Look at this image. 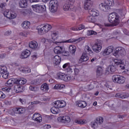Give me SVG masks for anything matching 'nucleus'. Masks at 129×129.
<instances>
[{
  "mask_svg": "<svg viewBox=\"0 0 129 129\" xmlns=\"http://www.w3.org/2000/svg\"><path fill=\"white\" fill-rule=\"evenodd\" d=\"M84 28H85L84 25H80L79 27H78V29L79 31H80V30H82L84 29Z\"/></svg>",
  "mask_w": 129,
  "mask_h": 129,
  "instance_id": "680f3d73",
  "label": "nucleus"
},
{
  "mask_svg": "<svg viewBox=\"0 0 129 129\" xmlns=\"http://www.w3.org/2000/svg\"><path fill=\"white\" fill-rule=\"evenodd\" d=\"M80 38L79 39H70L66 41V43H79Z\"/></svg>",
  "mask_w": 129,
  "mask_h": 129,
  "instance_id": "c756f323",
  "label": "nucleus"
},
{
  "mask_svg": "<svg viewBox=\"0 0 129 129\" xmlns=\"http://www.w3.org/2000/svg\"><path fill=\"white\" fill-rule=\"evenodd\" d=\"M119 14L121 17H124L125 16V10H121Z\"/></svg>",
  "mask_w": 129,
  "mask_h": 129,
  "instance_id": "6e6d98bb",
  "label": "nucleus"
},
{
  "mask_svg": "<svg viewBox=\"0 0 129 129\" xmlns=\"http://www.w3.org/2000/svg\"><path fill=\"white\" fill-rule=\"evenodd\" d=\"M115 63L116 65H118L119 67L120 68H121V69H122L123 70L124 69V67H122V66H121V64H121V61H115Z\"/></svg>",
  "mask_w": 129,
  "mask_h": 129,
  "instance_id": "8fccbe9b",
  "label": "nucleus"
},
{
  "mask_svg": "<svg viewBox=\"0 0 129 129\" xmlns=\"http://www.w3.org/2000/svg\"><path fill=\"white\" fill-rule=\"evenodd\" d=\"M58 1L57 0H51L49 2V9L51 13H55L58 10Z\"/></svg>",
  "mask_w": 129,
  "mask_h": 129,
  "instance_id": "39448f33",
  "label": "nucleus"
},
{
  "mask_svg": "<svg viewBox=\"0 0 129 129\" xmlns=\"http://www.w3.org/2000/svg\"><path fill=\"white\" fill-rule=\"evenodd\" d=\"M15 83L18 85H24L27 83V80L22 78H19L18 79H15Z\"/></svg>",
  "mask_w": 129,
  "mask_h": 129,
  "instance_id": "dca6fc26",
  "label": "nucleus"
},
{
  "mask_svg": "<svg viewBox=\"0 0 129 129\" xmlns=\"http://www.w3.org/2000/svg\"><path fill=\"white\" fill-rule=\"evenodd\" d=\"M60 108L65 107L66 106V102L64 100H60Z\"/></svg>",
  "mask_w": 129,
  "mask_h": 129,
  "instance_id": "603ef678",
  "label": "nucleus"
},
{
  "mask_svg": "<svg viewBox=\"0 0 129 129\" xmlns=\"http://www.w3.org/2000/svg\"><path fill=\"white\" fill-rule=\"evenodd\" d=\"M64 87H65V86L63 84L62 85H59V89H63V88H64Z\"/></svg>",
  "mask_w": 129,
  "mask_h": 129,
  "instance_id": "774afa93",
  "label": "nucleus"
},
{
  "mask_svg": "<svg viewBox=\"0 0 129 129\" xmlns=\"http://www.w3.org/2000/svg\"><path fill=\"white\" fill-rule=\"evenodd\" d=\"M60 87V85L59 84H56L54 86V89H59Z\"/></svg>",
  "mask_w": 129,
  "mask_h": 129,
  "instance_id": "69168bd1",
  "label": "nucleus"
},
{
  "mask_svg": "<svg viewBox=\"0 0 129 129\" xmlns=\"http://www.w3.org/2000/svg\"><path fill=\"white\" fill-rule=\"evenodd\" d=\"M62 80L63 81H70V80H72V78L68 75H64Z\"/></svg>",
  "mask_w": 129,
  "mask_h": 129,
  "instance_id": "f704fd0d",
  "label": "nucleus"
},
{
  "mask_svg": "<svg viewBox=\"0 0 129 129\" xmlns=\"http://www.w3.org/2000/svg\"><path fill=\"white\" fill-rule=\"evenodd\" d=\"M112 80L115 83L123 84L125 82V78L119 75H114L112 77Z\"/></svg>",
  "mask_w": 129,
  "mask_h": 129,
  "instance_id": "7ed1b4c3",
  "label": "nucleus"
},
{
  "mask_svg": "<svg viewBox=\"0 0 129 129\" xmlns=\"http://www.w3.org/2000/svg\"><path fill=\"white\" fill-rule=\"evenodd\" d=\"M113 47L112 46H110L105 49L102 53L103 56H106V55H109L110 53H112L113 52Z\"/></svg>",
  "mask_w": 129,
  "mask_h": 129,
  "instance_id": "9b49d317",
  "label": "nucleus"
},
{
  "mask_svg": "<svg viewBox=\"0 0 129 129\" xmlns=\"http://www.w3.org/2000/svg\"><path fill=\"white\" fill-rule=\"evenodd\" d=\"M88 36H91V35H97V32L93 30H89L87 31Z\"/></svg>",
  "mask_w": 129,
  "mask_h": 129,
  "instance_id": "37998d69",
  "label": "nucleus"
},
{
  "mask_svg": "<svg viewBox=\"0 0 129 129\" xmlns=\"http://www.w3.org/2000/svg\"><path fill=\"white\" fill-rule=\"evenodd\" d=\"M38 103H39V102L37 101H33L31 102V105H34V104H38Z\"/></svg>",
  "mask_w": 129,
  "mask_h": 129,
  "instance_id": "338daca9",
  "label": "nucleus"
},
{
  "mask_svg": "<svg viewBox=\"0 0 129 129\" xmlns=\"http://www.w3.org/2000/svg\"><path fill=\"white\" fill-rule=\"evenodd\" d=\"M105 4L108 7H112L114 5L113 0H105Z\"/></svg>",
  "mask_w": 129,
  "mask_h": 129,
  "instance_id": "7c9ffc66",
  "label": "nucleus"
},
{
  "mask_svg": "<svg viewBox=\"0 0 129 129\" xmlns=\"http://www.w3.org/2000/svg\"><path fill=\"white\" fill-rule=\"evenodd\" d=\"M51 112L53 113V114H57V113H60V110L59 109V108L57 107H52L50 109Z\"/></svg>",
  "mask_w": 129,
  "mask_h": 129,
  "instance_id": "393cba45",
  "label": "nucleus"
},
{
  "mask_svg": "<svg viewBox=\"0 0 129 129\" xmlns=\"http://www.w3.org/2000/svg\"><path fill=\"white\" fill-rule=\"evenodd\" d=\"M26 112V109L25 108L23 107H16L13 109L12 112L10 113V114L11 115H15V114H22L23 113H25Z\"/></svg>",
  "mask_w": 129,
  "mask_h": 129,
  "instance_id": "6e6552de",
  "label": "nucleus"
},
{
  "mask_svg": "<svg viewBox=\"0 0 129 129\" xmlns=\"http://www.w3.org/2000/svg\"><path fill=\"white\" fill-rule=\"evenodd\" d=\"M76 123H78L79 124H84V123H85L86 121L83 119H79V120H76L75 121Z\"/></svg>",
  "mask_w": 129,
  "mask_h": 129,
  "instance_id": "c03bdc74",
  "label": "nucleus"
},
{
  "mask_svg": "<svg viewBox=\"0 0 129 129\" xmlns=\"http://www.w3.org/2000/svg\"><path fill=\"white\" fill-rule=\"evenodd\" d=\"M19 6L20 8L24 9L25 8H27L28 6V0H21L19 3Z\"/></svg>",
  "mask_w": 129,
  "mask_h": 129,
  "instance_id": "4be33fe9",
  "label": "nucleus"
},
{
  "mask_svg": "<svg viewBox=\"0 0 129 129\" xmlns=\"http://www.w3.org/2000/svg\"><path fill=\"white\" fill-rule=\"evenodd\" d=\"M91 124L92 127H93V128H97L99 126V124L96 121L92 122Z\"/></svg>",
  "mask_w": 129,
  "mask_h": 129,
  "instance_id": "a19ab883",
  "label": "nucleus"
},
{
  "mask_svg": "<svg viewBox=\"0 0 129 129\" xmlns=\"http://www.w3.org/2000/svg\"><path fill=\"white\" fill-rule=\"evenodd\" d=\"M31 84H32V85H38V84H40V82L37 80H34L31 82Z\"/></svg>",
  "mask_w": 129,
  "mask_h": 129,
  "instance_id": "09e8293b",
  "label": "nucleus"
},
{
  "mask_svg": "<svg viewBox=\"0 0 129 129\" xmlns=\"http://www.w3.org/2000/svg\"><path fill=\"white\" fill-rule=\"evenodd\" d=\"M12 12H10L9 10H6L4 13V15L8 19H11V14Z\"/></svg>",
  "mask_w": 129,
  "mask_h": 129,
  "instance_id": "473e14b6",
  "label": "nucleus"
},
{
  "mask_svg": "<svg viewBox=\"0 0 129 129\" xmlns=\"http://www.w3.org/2000/svg\"><path fill=\"white\" fill-rule=\"evenodd\" d=\"M11 33H12L11 31H7L5 33V35H6V36H10V35H11Z\"/></svg>",
  "mask_w": 129,
  "mask_h": 129,
  "instance_id": "e2e57ef3",
  "label": "nucleus"
},
{
  "mask_svg": "<svg viewBox=\"0 0 129 129\" xmlns=\"http://www.w3.org/2000/svg\"><path fill=\"white\" fill-rule=\"evenodd\" d=\"M29 47L31 48V49H36L38 47V43L35 41H31L29 43Z\"/></svg>",
  "mask_w": 129,
  "mask_h": 129,
  "instance_id": "a878e982",
  "label": "nucleus"
},
{
  "mask_svg": "<svg viewBox=\"0 0 129 129\" xmlns=\"http://www.w3.org/2000/svg\"><path fill=\"white\" fill-rule=\"evenodd\" d=\"M51 29H52V26L50 24H46L43 26H38L37 27L38 32L41 35L47 33Z\"/></svg>",
  "mask_w": 129,
  "mask_h": 129,
  "instance_id": "423d86ee",
  "label": "nucleus"
},
{
  "mask_svg": "<svg viewBox=\"0 0 129 129\" xmlns=\"http://www.w3.org/2000/svg\"><path fill=\"white\" fill-rule=\"evenodd\" d=\"M40 114L38 113H35V114H33L32 116V119L33 120H35V119H37L38 117H39V116Z\"/></svg>",
  "mask_w": 129,
  "mask_h": 129,
  "instance_id": "3c124183",
  "label": "nucleus"
},
{
  "mask_svg": "<svg viewBox=\"0 0 129 129\" xmlns=\"http://www.w3.org/2000/svg\"><path fill=\"white\" fill-rule=\"evenodd\" d=\"M57 35H58V33L56 32L55 31H53V32H51V38H52V40L56 39V38H55V37H56V36H57Z\"/></svg>",
  "mask_w": 129,
  "mask_h": 129,
  "instance_id": "a18cd8bd",
  "label": "nucleus"
},
{
  "mask_svg": "<svg viewBox=\"0 0 129 129\" xmlns=\"http://www.w3.org/2000/svg\"><path fill=\"white\" fill-rule=\"evenodd\" d=\"M10 17H11L10 19H15L17 17V14L13 12H11V14L10 15Z\"/></svg>",
  "mask_w": 129,
  "mask_h": 129,
  "instance_id": "5fc2aeb1",
  "label": "nucleus"
},
{
  "mask_svg": "<svg viewBox=\"0 0 129 129\" xmlns=\"http://www.w3.org/2000/svg\"><path fill=\"white\" fill-rule=\"evenodd\" d=\"M33 10L37 14H42L46 11V6L45 5L41 6L40 5H34L32 6Z\"/></svg>",
  "mask_w": 129,
  "mask_h": 129,
  "instance_id": "20e7f679",
  "label": "nucleus"
},
{
  "mask_svg": "<svg viewBox=\"0 0 129 129\" xmlns=\"http://www.w3.org/2000/svg\"><path fill=\"white\" fill-rule=\"evenodd\" d=\"M30 22L29 21H24V22H23V23L22 24V27L23 28V29H29V27H30Z\"/></svg>",
  "mask_w": 129,
  "mask_h": 129,
  "instance_id": "c85d7f7f",
  "label": "nucleus"
},
{
  "mask_svg": "<svg viewBox=\"0 0 129 129\" xmlns=\"http://www.w3.org/2000/svg\"><path fill=\"white\" fill-rule=\"evenodd\" d=\"M7 71H8L7 67L0 66V73L1 74L5 72H7Z\"/></svg>",
  "mask_w": 129,
  "mask_h": 129,
  "instance_id": "e433bc0d",
  "label": "nucleus"
},
{
  "mask_svg": "<svg viewBox=\"0 0 129 129\" xmlns=\"http://www.w3.org/2000/svg\"><path fill=\"white\" fill-rule=\"evenodd\" d=\"M14 90L16 93H20L24 91V87L21 85L16 84L14 86Z\"/></svg>",
  "mask_w": 129,
  "mask_h": 129,
  "instance_id": "aec40b11",
  "label": "nucleus"
},
{
  "mask_svg": "<svg viewBox=\"0 0 129 129\" xmlns=\"http://www.w3.org/2000/svg\"><path fill=\"white\" fill-rule=\"evenodd\" d=\"M54 104L57 108H61V102L60 100H57L54 102Z\"/></svg>",
  "mask_w": 129,
  "mask_h": 129,
  "instance_id": "de8ad7c7",
  "label": "nucleus"
},
{
  "mask_svg": "<svg viewBox=\"0 0 129 129\" xmlns=\"http://www.w3.org/2000/svg\"><path fill=\"white\" fill-rule=\"evenodd\" d=\"M128 96V94L124 93H118L115 95V97H117V98H121V99H124V98H127Z\"/></svg>",
  "mask_w": 129,
  "mask_h": 129,
  "instance_id": "412c9836",
  "label": "nucleus"
},
{
  "mask_svg": "<svg viewBox=\"0 0 129 129\" xmlns=\"http://www.w3.org/2000/svg\"><path fill=\"white\" fill-rule=\"evenodd\" d=\"M57 119L59 122H70V117L68 116H59Z\"/></svg>",
  "mask_w": 129,
  "mask_h": 129,
  "instance_id": "4468645a",
  "label": "nucleus"
},
{
  "mask_svg": "<svg viewBox=\"0 0 129 129\" xmlns=\"http://www.w3.org/2000/svg\"><path fill=\"white\" fill-rule=\"evenodd\" d=\"M105 74L107 75L108 74H112V73L111 72V71L109 69V67H108L105 71Z\"/></svg>",
  "mask_w": 129,
  "mask_h": 129,
  "instance_id": "864d4df0",
  "label": "nucleus"
},
{
  "mask_svg": "<svg viewBox=\"0 0 129 129\" xmlns=\"http://www.w3.org/2000/svg\"><path fill=\"white\" fill-rule=\"evenodd\" d=\"M53 51L55 54H62V53H64V48L62 46H56Z\"/></svg>",
  "mask_w": 129,
  "mask_h": 129,
  "instance_id": "6ab92c4d",
  "label": "nucleus"
},
{
  "mask_svg": "<svg viewBox=\"0 0 129 129\" xmlns=\"http://www.w3.org/2000/svg\"><path fill=\"white\" fill-rule=\"evenodd\" d=\"M102 48V43L101 41H97L95 44L93 46V50L96 53H99L101 51Z\"/></svg>",
  "mask_w": 129,
  "mask_h": 129,
  "instance_id": "1a4fd4ad",
  "label": "nucleus"
},
{
  "mask_svg": "<svg viewBox=\"0 0 129 129\" xmlns=\"http://www.w3.org/2000/svg\"><path fill=\"white\" fill-rule=\"evenodd\" d=\"M1 74L2 75V77L4 78V79H8V78H9V73L8 72V71H6V72H5Z\"/></svg>",
  "mask_w": 129,
  "mask_h": 129,
  "instance_id": "ea45409f",
  "label": "nucleus"
},
{
  "mask_svg": "<svg viewBox=\"0 0 129 129\" xmlns=\"http://www.w3.org/2000/svg\"><path fill=\"white\" fill-rule=\"evenodd\" d=\"M96 121L99 124V125H100V124L103 122V118L102 117H99L97 118Z\"/></svg>",
  "mask_w": 129,
  "mask_h": 129,
  "instance_id": "79ce46f5",
  "label": "nucleus"
},
{
  "mask_svg": "<svg viewBox=\"0 0 129 129\" xmlns=\"http://www.w3.org/2000/svg\"><path fill=\"white\" fill-rule=\"evenodd\" d=\"M57 78H58V79L63 80V78H64L65 74H64L63 73H57Z\"/></svg>",
  "mask_w": 129,
  "mask_h": 129,
  "instance_id": "58836bf2",
  "label": "nucleus"
},
{
  "mask_svg": "<svg viewBox=\"0 0 129 129\" xmlns=\"http://www.w3.org/2000/svg\"><path fill=\"white\" fill-rule=\"evenodd\" d=\"M80 72V71L78 69L76 68L74 69V72H75V75H78Z\"/></svg>",
  "mask_w": 129,
  "mask_h": 129,
  "instance_id": "bf43d9fd",
  "label": "nucleus"
},
{
  "mask_svg": "<svg viewBox=\"0 0 129 129\" xmlns=\"http://www.w3.org/2000/svg\"><path fill=\"white\" fill-rule=\"evenodd\" d=\"M126 53V52L124 48L122 47H118L115 49L114 53H113V55L115 56V57H118L119 56V55H120V56H124Z\"/></svg>",
  "mask_w": 129,
  "mask_h": 129,
  "instance_id": "0eeeda50",
  "label": "nucleus"
},
{
  "mask_svg": "<svg viewBox=\"0 0 129 129\" xmlns=\"http://www.w3.org/2000/svg\"><path fill=\"white\" fill-rule=\"evenodd\" d=\"M85 51L86 52H84L81 58V60H82V62H86V61H88L89 57L87 56V53L88 54H93V52L91 50V48L89 47L88 45L85 47Z\"/></svg>",
  "mask_w": 129,
  "mask_h": 129,
  "instance_id": "f03ea898",
  "label": "nucleus"
},
{
  "mask_svg": "<svg viewBox=\"0 0 129 129\" xmlns=\"http://www.w3.org/2000/svg\"><path fill=\"white\" fill-rule=\"evenodd\" d=\"M21 71L22 73L27 74V73H30L31 72V70H30L29 68H24L21 70Z\"/></svg>",
  "mask_w": 129,
  "mask_h": 129,
  "instance_id": "72a5a7b5",
  "label": "nucleus"
},
{
  "mask_svg": "<svg viewBox=\"0 0 129 129\" xmlns=\"http://www.w3.org/2000/svg\"><path fill=\"white\" fill-rule=\"evenodd\" d=\"M13 83H14V82L13 81V79H11L6 82L7 86H9V87H12V86H13Z\"/></svg>",
  "mask_w": 129,
  "mask_h": 129,
  "instance_id": "4c0bfd02",
  "label": "nucleus"
},
{
  "mask_svg": "<svg viewBox=\"0 0 129 129\" xmlns=\"http://www.w3.org/2000/svg\"><path fill=\"white\" fill-rule=\"evenodd\" d=\"M35 121H37V122H41L42 121V117L41 116H39L38 118L34 120Z\"/></svg>",
  "mask_w": 129,
  "mask_h": 129,
  "instance_id": "4d7b16f0",
  "label": "nucleus"
},
{
  "mask_svg": "<svg viewBox=\"0 0 129 129\" xmlns=\"http://www.w3.org/2000/svg\"><path fill=\"white\" fill-rule=\"evenodd\" d=\"M30 90L31 91H34V92H37V91H39V88L37 87H35L34 86H30L29 87Z\"/></svg>",
  "mask_w": 129,
  "mask_h": 129,
  "instance_id": "c9c22d12",
  "label": "nucleus"
},
{
  "mask_svg": "<svg viewBox=\"0 0 129 129\" xmlns=\"http://www.w3.org/2000/svg\"><path fill=\"white\" fill-rule=\"evenodd\" d=\"M64 50L65 51V49H64ZM64 51H63V52H62L63 53L62 55L63 56H69V55H70L69 52Z\"/></svg>",
  "mask_w": 129,
  "mask_h": 129,
  "instance_id": "052dcab7",
  "label": "nucleus"
},
{
  "mask_svg": "<svg viewBox=\"0 0 129 129\" xmlns=\"http://www.w3.org/2000/svg\"><path fill=\"white\" fill-rule=\"evenodd\" d=\"M69 51L73 55V54H75V52H76V46L74 45H70Z\"/></svg>",
  "mask_w": 129,
  "mask_h": 129,
  "instance_id": "bb28decb",
  "label": "nucleus"
},
{
  "mask_svg": "<svg viewBox=\"0 0 129 129\" xmlns=\"http://www.w3.org/2000/svg\"><path fill=\"white\" fill-rule=\"evenodd\" d=\"M76 105L79 107H82V108H84L87 104L84 101H77Z\"/></svg>",
  "mask_w": 129,
  "mask_h": 129,
  "instance_id": "b1692460",
  "label": "nucleus"
},
{
  "mask_svg": "<svg viewBox=\"0 0 129 129\" xmlns=\"http://www.w3.org/2000/svg\"><path fill=\"white\" fill-rule=\"evenodd\" d=\"M108 20L111 24L105 23V27H114L119 24V16L116 13L110 14L108 16Z\"/></svg>",
  "mask_w": 129,
  "mask_h": 129,
  "instance_id": "f257e3e1",
  "label": "nucleus"
},
{
  "mask_svg": "<svg viewBox=\"0 0 129 129\" xmlns=\"http://www.w3.org/2000/svg\"><path fill=\"white\" fill-rule=\"evenodd\" d=\"M30 55L31 51L29 50H26L22 52L20 58H21V59H26V58H28V57L30 56Z\"/></svg>",
  "mask_w": 129,
  "mask_h": 129,
  "instance_id": "f3484780",
  "label": "nucleus"
},
{
  "mask_svg": "<svg viewBox=\"0 0 129 129\" xmlns=\"http://www.w3.org/2000/svg\"><path fill=\"white\" fill-rule=\"evenodd\" d=\"M41 90L44 92H46L49 90V86L48 84L45 83L43 84L41 86Z\"/></svg>",
  "mask_w": 129,
  "mask_h": 129,
  "instance_id": "5701e85b",
  "label": "nucleus"
},
{
  "mask_svg": "<svg viewBox=\"0 0 129 129\" xmlns=\"http://www.w3.org/2000/svg\"><path fill=\"white\" fill-rule=\"evenodd\" d=\"M0 98H6V95L2 91H0Z\"/></svg>",
  "mask_w": 129,
  "mask_h": 129,
  "instance_id": "13d9d810",
  "label": "nucleus"
},
{
  "mask_svg": "<svg viewBox=\"0 0 129 129\" xmlns=\"http://www.w3.org/2000/svg\"><path fill=\"white\" fill-rule=\"evenodd\" d=\"M63 9L66 12H67V11H73L74 6L72 4L69 3V2L68 4L67 3L63 5Z\"/></svg>",
  "mask_w": 129,
  "mask_h": 129,
  "instance_id": "f8f14e48",
  "label": "nucleus"
},
{
  "mask_svg": "<svg viewBox=\"0 0 129 129\" xmlns=\"http://www.w3.org/2000/svg\"><path fill=\"white\" fill-rule=\"evenodd\" d=\"M109 68L110 69V71H111V72H112V73H114V72H115V71L116 70V69L115 68V67H114V66H109Z\"/></svg>",
  "mask_w": 129,
  "mask_h": 129,
  "instance_id": "49530a36",
  "label": "nucleus"
},
{
  "mask_svg": "<svg viewBox=\"0 0 129 129\" xmlns=\"http://www.w3.org/2000/svg\"><path fill=\"white\" fill-rule=\"evenodd\" d=\"M87 20L89 23H95V22H96V19H95V18L92 15L88 16Z\"/></svg>",
  "mask_w": 129,
  "mask_h": 129,
  "instance_id": "cd10ccee",
  "label": "nucleus"
},
{
  "mask_svg": "<svg viewBox=\"0 0 129 129\" xmlns=\"http://www.w3.org/2000/svg\"><path fill=\"white\" fill-rule=\"evenodd\" d=\"M88 11H89L90 15L94 17H98V16H99V12L96 9H92V8H91Z\"/></svg>",
  "mask_w": 129,
  "mask_h": 129,
  "instance_id": "a211bd4d",
  "label": "nucleus"
},
{
  "mask_svg": "<svg viewBox=\"0 0 129 129\" xmlns=\"http://www.w3.org/2000/svg\"><path fill=\"white\" fill-rule=\"evenodd\" d=\"M92 5H93V3H92V0H85V10H86V11L90 10V9L92 8Z\"/></svg>",
  "mask_w": 129,
  "mask_h": 129,
  "instance_id": "9d476101",
  "label": "nucleus"
},
{
  "mask_svg": "<svg viewBox=\"0 0 129 129\" xmlns=\"http://www.w3.org/2000/svg\"><path fill=\"white\" fill-rule=\"evenodd\" d=\"M99 10L101 12H108L110 10V7L105 5V3L104 4H101L99 5Z\"/></svg>",
  "mask_w": 129,
  "mask_h": 129,
  "instance_id": "ddd939ff",
  "label": "nucleus"
},
{
  "mask_svg": "<svg viewBox=\"0 0 129 129\" xmlns=\"http://www.w3.org/2000/svg\"><path fill=\"white\" fill-rule=\"evenodd\" d=\"M19 101H20V102H21V103H22V104H24V103H25V101L24 100V99L20 98Z\"/></svg>",
  "mask_w": 129,
  "mask_h": 129,
  "instance_id": "0e129e2a",
  "label": "nucleus"
},
{
  "mask_svg": "<svg viewBox=\"0 0 129 129\" xmlns=\"http://www.w3.org/2000/svg\"><path fill=\"white\" fill-rule=\"evenodd\" d=\"M52 59L54 66L59 65L61 62V57L59 56L58 55L54 56Z\"/></svg>",
  "mask_w": 129,
  "mask_h": 129,
  "instance_id": "2eb2a0df",
  "label": "nucleus"
},
{
  "mask_svg": "<svg viewBox=\"0 0 129 129\" xmlns=\"http://www.w3.org/2000/svg\"><path fill=\"white\" fill-rule=\"evenodd\" d=\"M96 73L97 76H100L102 75V73H103V69H102L101 67H98L96 71Z\"/></svg>",
  "mask_w": 129,
  "mask_h": 129,
  "instance_id": "2f4dec72",
  "label": "nucleus"
}]
</instances>
